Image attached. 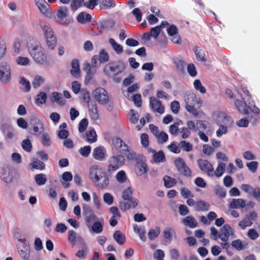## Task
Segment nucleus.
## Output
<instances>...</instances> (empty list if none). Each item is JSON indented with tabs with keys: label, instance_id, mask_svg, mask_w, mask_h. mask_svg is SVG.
I'll use <instances>...</instances> for the list:
<instances>
[{
	"label": "nucleus",
	"instance_id": "41",
	"mask_svg": "<svg viewBox=\"0 0 260 260\" xmlns=\"http://www.w3.org/2000/svg\"><path fill=\"white\" fill-rule=\"evenodd\" d=\"M12 49L14 55L20 54L23 50L22 43L18 40H15L13 43Z\"/></svg>",
	"mask_w": 260,
	"mask_h": 260
},
{
	"label": "nucleus",
	"instance_id": "53",
	"mask_svg": "<svg viewBox=\"0 0 260 260\" xmlns=\"http://www.w3.org/2000/svg\"><path fill=\"white\" fill-rule=\"evenodd\" d=\"M77 19L78 21L81 23H85L90 21L91 17L88 14L81 12L78 15Z\"/></svg>",
	"mask_w": 260,
	"mask_h": 260
},
{
	"label": "nucleus",
	"instance_id": "62",
	"mask_svg": "<svg viewBox=\"0 0 260 260\" xmlns=\"http://www.w3.org/2000/svg\"><path fill=\"white\" fill-rule=\"evenodd\" d=\"M258 166V164L256 161H252L246 164V167L252 173H254L256 172Z\"/></svg>",
	"mask_w": 260,
	"mask_h": 260
},
{
	"label": "nucleus",
	"instance_id": "46",
	"mask_svg": "<svg viewBox=\"0 0 260 260\" xmlns=\"http://www.w3.org/2000/svg\"><path fill=\"white\" fill-rule=\"evenodd\" d=\"M16 63L21 66H27L30 64V60L27 56H18L15 60Z\"/></svg>",
	"mask_w": 260,
	"mask_h": 260
},
{
	"label": "nucleus",
	"instance_id": "35",
	"mask_svg": "<svg viewBox=\"0 0 260 260\" xmlns=\"http://www.w3.org/2000/svg\"><path fill=\"white\" fill-rule=\"evenodd\" d=\"M109 43L117 54L120 55L123 52V47L116 42L114 39L110 38L109 40Z\"/></svg>",
	"mask_w": 260,
	"mask_h": 260
},
{
	"label": "nucleus",
	"instance_id": "20",
	"mask_svg": "<svg viewBox=\"0 0 260 260\" xmlns=\"http://www.w3.org/2000/svg\"><path fill=\"white\" fill-rule=\"evenodd\" d=\"M149 104L152 110L155 112H157L158 113L161 114L164 112V107L161 104V102L157 100V99L154 96H151L149 99Z\"/></svg>",
	"mask_w": 260,
	"mask_h": 260
},
{
	"label": "nucleus",
	"instance_id": "19",
	"mask_svg": "<svg viewBox=\"0 0 260 260\" xmlns=\"http://www.w3.org/2000/svg\"><path fill=\"white\" fill-rule=\"evenodd\" d=\"M167 32L171 41L176 44L181 43V38L178 32V29L175 25H171L167 29Z\"/></svg>",
	"mask_w": 260,
	"mask_h": 260
},
{
	"label": "nucleus",
	"instance_id": "56",
	"mask_svg": "<svg viewBox=\"0 0 260 260\" xmlns=\"http://www.w3.org/2000/svg\"><path fill=\"white\" fill-rule=\"evenodd\" d=\"M139 88V86L137 83L133 84L128 87L126 90L123 91V94L126 98L129 99L130 97L129 93H133Z\"/></svg>",
	"mask_w": 260,
	"mask_h": 260
},
{
	"label": "nucleus",
	"instance_id": "55",
	"mask_svg": "<svg viewBox=\"0 0 260 260\" xmlns=\"http://www.w3.org/2000/svg\"><path fill=\"white\" fill-rule=\"evenodd\" d=\"M44 82V78L40 75H36L34 77L32 84L34 88H37L41 86Z\"/></svg>",
	"mask_w": 260,
	"mask_h": 260
},
{
	"label": "nucleus",
	"instance_id": "4",
	"mask_svg": "<svg viewBox=\"0 0 260 260\" xmlns=\"http://www.w3.org/2000/svg\"><path fill=\"white\" fill-rule=\"evenodd\" d=\"M28 49L30 55L37 63L44 64L47 62V55L40 43L35 42L28 47Z\"/></svg>",
	"mask_w": 260,
	"mask_h": 260
},
{
	"label": "nucleus",
	"instance_id": "23",
	"mask_svg": "<svg viewBox=\"0 0 260 260\" xmlns=\"http://www.w3.org/2000/svg\"><path fill=\"white\" fill-rule=\"evenodd\" d=\"M84 70L86 72L84 79V83L88 84L93 79L96 73V69L92 67L89 63H86Z\"/></svg>",
	"mask_w": 260,
	"mask_h": 260
},
{
	"label": "nucleus",
	"instance_id": "29",
	"mask_svg": "<svg viewBox=\"0 0 260 260\" xmlns=\"http://www.w3.org/2000/svg\"><path fill=\"white\" fill-rule=\"evenodd\" d=\"M148 151L153 154L152 161L154 162H162L165 160V155L162 151L156 152L151 148H148Z\"/></svg>",
	"mask_w": 260,
	"mask_h": 260
},
{
	"label": "nucleus",
	"instance_id": "21",
	"mask_svg": "<svg viewBox=\"0 0 260 260\" xmlns=\"http://www.w3.org/2000/svg\"><path fill=\"white\" fill-rule=\"evenodd\" d=\"M17 251L19 257L22 260H30V248L28 245L17 246Z\"/></svg>",
	"mask_w": 260,
	"mask_h": 260
},
{
	"label": "nucleus",
	"instance_id": "32",
	"mask_svg": "<svg viewBox=\"0 0 260 260\" xmlns=\"http://www.w3.org/2000/svg\"><path fill=\"white\" fill-rule=\"evenodd\" d=\"M47 99V94L43 91H41L36 95L35 99V104L37 106H42L46 103Z\"/></svg>",
	"mask_w": 260,
	"mask_h": 260
},
{
	"label": "nucleus",
	"instance_id": "6",
	"mask_svg": "<svg viewBox=\"0 0 260 260\" xmlns=\"http://www.w3.org/2000/svg\"><path fill=\"white\" fill-rule=\"evenodd\" d=\"M18 178V172L6 164H0V179L6 184H11Z\"/></svg>",
	"mask_w": 260,
	"mask_h": 260
},
{
	"label": "nucleus",
	"instance_id": "31",
	"mask_svg": "<svg viewBox=\"0 0 260 260\" xmlns=\"http://www.w3.org/2000/svg\"><path fill=\"white\" fill-rule=\"evenodd\" d=\"M134 232L138 235L140 240L143 242H145L146 240V232L144 227L140 226L137 224L133 225Z\"/></svg>",
	"mask_w": 260,
	"mask_h": 260
},
{
	"label": "nucleus",
	"instance_id": "43",
	"mask_svg": "<svg viewBox=\"0 0 260 260\" xmlns=\"http://www.w3.org/2000/svg\"><path fill=\"white\" fill-rule=\"evenodd\" d=\"M50 99L52 102H55L60 106H63L66 101L60 97L59 93L56 91L53 92L50 95Z\"/></svg>",
	"mask_w": 260,
	"mask_h": 260
},
{
	"label": "nucleus",
	"instance_id": "47",
	"mask_svg": "<svg viewBox=\"0 0 260 260\" xmlns=\"http://www.w3.org/2000/svg\"><path fill=\"white\" fill-rule=\"evenodd\" d=\"M194 88L202 94H205L206 92V89L203 85L199 79H196L193 82Z\"/></svg>",
	"mask_w": 260,
	"mask_h": 260
},
{
	"label": "nucleus",
	"instance_id": "44",
	"mask_svg": "<svg viewBox=\"0 0 260 260\" xmlns=\"http://www.w3.org/2000/svg\"><path fill=\"white\" fill-rule=\"evenodd\" d=\"M86 138L87 141L89 143L95 142L97 140V135L93 129H90L86 132Z\"/></svg>",
	"mask_w": 260,
	"mask_h": 260
},
{
	"label": "nucleus",
	"instance_id": "42",
	"mask_svg": "<svg viewBox=\"0 0 260 260\" xmlns=\"http://www.w3.org/2000/svg\"><path fill=\"white\" fill-rule=\"evenodd\" d=\"M167 24H168L167 22L164 21L160 26L152 27L150 31L151 36L154 39H156L160 32L161 28L164 27Z\"/></svg>",
	"mask_w": 260,
	"mask_h": 260
},
{
	"label": "nucleus",
	"instance_id": "52",
	"mask_svg": "<svg viewBox=\"0 0 260 260\" xmlns=\"http://www.w3.org/2000/svg\"><path fill=\"white\" fill-rule=\"evenodd\" d=\"M231 245L237 250H241L245 248L246 244L244 241L240 239H236L231 243Z\"/></svg>",
	"mask_w": 260,
	"mask_h": 260
},
{
	"label": "nucleus",
	"instance_id": "28",
	"mask_svg": "<svg viewBox=\"0 0 260 260\" xmlns=\"http://www.w3.org/2000/svg\"><path fill=\"white\" fill-rule=\"evenodd\" d=\"M126 201L129 202L123 201L120 204V207L122 210H127L131 208H135L138 204V201L136 198H132Z\"/></svg>",
	"mask_w": 260,
	"mask_h": 260
},
{
	"label": "nucleus",
	"instance_id": "58",
	"mask_svg": "<svg viewBox=\"0 0 260 260\" xmlns=\"http://www.w3.org/2000/svg\"><path fill=\"white\" fill-rule=\"evenodd\" d=\"M252 224V222L248 216H246L239 223V226L242 230L245 229L247 226H250Z\"/></svg>",
	"mask_w": 260,
	"mask_h": 260
},
{
	"label": "nucleus",
	"instance_id": "51",
	"mask_svg": "<svg viewBox=\"0 0 260 260\" xmlns=\"http://www.w3.org/2000/svg\"><path fill=\"white\" fill-rule=\"evenodd\" d=\"M7 44L5 40L0 36V59H2L6 54Z\"/></svg>",
	"mask_w": 260,
	"mask_h": 260
},
{
	"label": "nucleus",
	"instance_id": "49",
	"mask_svg": "<svg viewBox=\"0 0 260 260\" xmlns=\"http://www.w3.org/2000/svg\"><path fill=\"white\" fill-rule=\"evenodd\" d=\"M34 179L37 185L42 186L46 184L47 178L44 174H38L35 176Z\"/></svg>",
	"mask_w": 260,
	"mask_h": 260
},
{
	"label": "nucleus",
	"instance_id": "1",
	"mask_svg": "<svg viewBox=\"0 0 260 260\" xmlns=\"http://www.w3.org/2000/svg\"><path fill=\"white\" fill-rule=\"evenodd\" d=\"M239 98L234 101V105L237 110L241 114L245 115L250 114L252 113L254 114L260 115V109L252 103H248L246 97L243 98V95L240 89H237ZM245 96L249 95L248 91L245 89L243 90Z\"/></svg>",
	"mask_w": 260,
	"mask_h": 260
},
{
	"label": "nucleus",
	"instance_id": "64",
	"mask_svg": "<svg viewBox=\"0 0 260 260\" xmlns=\"http://www.w3.org/2000/svg\"><path fill=\"white\" fill-rule=\"evenodd\" d=\"M168 149L174 153H179L180 152V148L177 142H173L170 145L168 146Z\"/></svg>",
	"mask_w": 260,
	"mask_h": 260
},
{
	"label": "nucleus",
	"instance_id": "25",
	"mask_svg": "<svg viewBox=\"0 0 260 260\" xmlns=\"http://www.w3.org/2000/svg\"><path fill=\"white\" fill-rule=\"evenodd\" d=\"M70 73L75 78H79L81 76V70L79 61L77 59H74L71 62Z\"/></svg>",
	"mask_w": 260,
	"mask_h": 260
},
{
	"label": "nucleus",
	"instance_id": "54",
	"mask_svg": "<svg viewBox=\"0 0 260 260\" xmlns=\"http://www.w3.org/2000/svg\"><path fill=\"white\" fill-rule=\"evenodd\" d=\"M160 230L159 227L156 226L154 229H150L148 233L149 239L152 240L156 238L159 235Z\"/></svg>",
	"mask_w": 260,
	"mask_h": 260
},
{
	"label": "nucleus",
	"instance_id": "5",
	"mask_svg": "<svg viewBox=\"0 0 260 260\" xmlns=\"http://www.w3.org/2000/svg\"><path fill=\"white\" fill-rule=\"evenodd\" d=\"M40 27L43 33L45 45L48 49L53 50L57 45V40L55 34L49 24L42 23Z\"/></svg>",
	"mask_w": 260,
	"mask_h": 260
},
{
	"label": "nucleus",
	"instance_id": "14",
	"mask_svg": "<svg viewBox=\"0 0 260 260\" xmlns=\"http://www.w3.org/2000/svg\"><path fill=\"white\" fill-rule=\"evenodd\" d=\"M124 157L121 155L114 156L110 158L109 165L107 169L108 173L111 174L116 171L124 164Z\"/></svg>",
	"mask_w": 260,
	"mask_h": 260
},
{
	"label": "nucleus",
	"instance_id": "61",
	"mask_svg": "<svg viewBox=\"0 0 260 260\" xmlns=\"http://www.w3.org/2000/svg\"><path fill=\"white\" fill-rule=\"evenodd\" d=\"M249 123V119L248 117H245L237 120L236 124L239 127H247Z\"/></svg>",
	"mask_w": 260,
	"mask_h": 260
},
{
	"label": "nucleus",
	"instance_id": "10",
	"mask_svg": "<svg viewBox=\"0 0 260 260\" xmlns=\"http://www.w3.org/2000/svg\"><path fill=\"white\" fill-rule=\"evenodd\" d=\"M34 2L41 15L47 18H52V10L46 0H34Z\"/></svg>",
	"mask_w": 260,
	"mask_h": 260
},
{
	"label": "nucleus",
	"instance_id": "40",
	"mask_svg": "<svg viewBox=\"0 0 260 260\" xmlns=\"http://www.w3.org/2000/svg\"><path fill=\"white\" fill-rule=\"evenodd\" d=\"M245 206V202L241 199H233L230 204V207L232 209L243 208Z\"/></svg>",
	"mask_w": 260,
	"mask_h": 260
},
{
	"label": "nucleus",
	"instance_id": "59",
	"mask_svg": "<svg viewBox=\"0 0 260 260\" xmlns=\"http://www.w3.org/2000/svg\"><path fill=\"white\" fill-rule=\"evenodd\" d=\"M115 6L113 0H102L100 3V7L101 8L107 9Z\"/></svg>",
	"mask_w": 260,
	"mask_h": 260
},
{
	"label": "nucleus",
	"instance_id": "9",
	"mask_svg": "<svg viewBox=\"0 0 260 260\" xmlns=\"http://www.w3.org/2000/svg\"><path fill=\"white\" fill-rule=\"evenodd\" d=\"M92 94L95 100L100 104L106 105L110 103V99L108 92L102 87L95 88L92 92Z\"/></svg>",
	"mask_w": 260,
	"mask_h": 260
},
{
	"label": "nucleus",
	"instance_id": "34",
	"mask_svg": "<svg viewBox=\"0 0 260 260\" xmlns=\"http://www.w3.org/2000/svg\"><path fill=\"white\" fill-rule=\"evenodd\" d=\"M148 168L145 162L143 161L138 162L135 167V171L139 176H141L147 171Z\"/></svg>",
	"mask_w": 260,
	"mask_h": 260
},
{
	"label": "nucleus",
	"instance_id": "3",
	"mask_svg": "<svg viewBox=\"0 0 260 260\" xmlns=\"http://www.w3.org/2000/svg\"><path fill=\"white\" fill-rule=\"evenodd\" d=\"M185 108L193 116L200 117L202 112L198 110L202 104L201 98L193 92L187 94L185 97Z\"/></svg>",
	"mask_w": 260,
	"mask_h": 260
},
{
	"label": "nucleus",
	"instance_id": "63",
	"mask_svg": "<svg viewBox=\"0 0 260 260\" xmlns=\"http://www.w3.org/2000/svg\"><path fill=\"white\" fill-rule=\"evenodd\" d=\"M140 142L142 146L148 149L149 144V137L146 134H142L140 136Z\"/></svg>",
	"mask_w": 260,
	"mask_h": 260
},
{
	"label": "nucleus",
	"instance_id": "38",
	"mask_svg": "<svg viewBox=\"0 0 260 260\" xmlns=\"http://www.w3.org/2000/svg\"><path fill=\"white\" fill-rule=\"evenodd\" d=\"M225 165L223 162H219L215 171H213V174L211 177L215 176L217 178L220 177L224 173L225 171Z\"/></svg>",
	"mask_w": 260,
	"mask_h": 260
},
{
	"label": "nucleus",
	"instance_id": "17",
	"mask_svg": "<svg viewBox=\"0 0 260 260\" xmlns=\"http://www.w3.org/2000/svg\"><path fill=\"white\" fill-rule=\"evenodd\" d=\"M149 128L159 143H163L168 141V135L166 133L162 131L159 132L158 127L153 124H150Z\"/></svg>",
	"mask_w": 260,
	"mask_h": 260
},
{
	"label": "nucleus",
	"instance_id": "30",
	"mask_svg": "<svg viewBox=\"0 0 260 260\" xmlns=\"http://www.w3.org/2000/svg\"><path fill=\"white\" fill-rule=\"evenodd\" d=\"M113 144L116 149L121 152H125L128 150V146L119 138H114L113 140Z\"/></svg>",
	"mask_w": 260,
	"mask_h": 260
},
{
	"label": "nucleus",
	"instance_id": "26",
	"mask_svg": "<svg viewBox=\"0 0 260 260\" xmlns=\"http://www.w3.org/2000/svg\"><path fill=\"white\" fill-rule=\"evenodd\" d=\"M68 15V9L66 7H61L57 10L55 18L57 21L60 22L66 19Z\"/></svg>",
	"mask_w": 260,
	"mask_h": 260
},
{
	"label": "nucleus",
	"instance_id": "18",
	"mask_svg": "<svg viewBox=\"0 0 260 260\" xmlns=\"http://www.w3.org/2000/svg\"><path fill=\"white\" fill-rule=\"evenodd\" d=\"M198 164L202 171L205 172L208 176H212L214 168L209 161L201 159L198 160Z\"/></svg>",
	"mask_w": 260,
	"mask_h": 260
},
{
	"label": "nucleus",
	"instance_id": "8",
	"mask_svg": "<svg viewBox=\"0 0 260 260\" xmlns=\"http://www.w3.org/2000/svg\"><path fill=\"white\" fill-rule=\"evenodd\" d=\"M211 120L213 123L217 125L221 124L233 125L234 123L231 116L221 111L213 112L211 116Z\"/></svg>",
	"mask_w": 260,
	"mask_h": 260
},
{
	"label": "nucleus",
	"instance_id": "37",
	"mask_svg": "<svg viewBox=\"0 0 260 260\" xmlns=\"http://www.w3.org/2000/svg\"><path fill=\"white\" fill-rule=\"evenodd\" d=\"M193 52L196 55L197 60L200 62H205L206 61V58L204 51L199 47H196L193 49Z\"/></svg>",
	"mask_w": 260,
	"mask_h": 260
},
{
	"label": "nucleus",
	"instance_id": "13",
	"mask_svg": "<svg viewBox=\"0 0 260 260\" xmlns=\"http://www.w3.org/2000/svg\"><path fill=\"white\" fill-rule=\"evenodd\" d=\"M236 231L229 224H224L219 230V239L224 242H227L230 237H235Z\"/></svg>",
	"mask_w": 260,
	"mask_h": 260
},
{
	"label": "nucleus",
	"instance_id": "45",
	"mask_svg": "<svg viewBox=\"0 0 260 260\" xmlns=\"http://www.w3.org/2000/svg\"><path fill=\"white\" fill-rule=\"evenodd\" d=\"M183 124V121L180 119H178L173 124L170 125L169 127V132L172 135L176 136L178 135V132H179V130L178 128V126Z\"/></svg>",
	"mask_w": 260,
	"mask_h": 260
},
{
	"label": "nucleus",
	"instance_id": "48",
	"mask_svg": "<svg viewBox=\"0 0 260 260\" xmlns=\"http://www.w3.org/2000/svg\"><path fill=\"white\" fill-rule=\"evenodd\" d=\"M209 205L205 202L199 200L196 202L194 208L197 211H207L209 209Z\"/></svg>",
	"mask_w": 260,
	"mask_h": 260
},
{
	"label": "nucleus",
	"instance_id": "16",
	"mask_svg": "<svg viewBox=\"0 0 260 260\" xmlns=\"http://www.w3.org/2000/svg\"><path fill=\"white\" fill-rule=\"evenodd\" d=\"M92 156L98 161H102L105 160L108 157L106 148L102 146L96 147L93 150Z\"/></svg>",
	"mask_w": 260,
	"mask_h": 260
},
{
	"label": "nucleus",
	"instance_id": "57",
	"mask_svg": "<svg viewBox=\"0 0 260 260\" xmlns=\"http://www.w3.org/2000/svg\"><path fill=\"white\" fill-rule=\"evenodd\" d=\"M113 238L120 245L123 244L125 241V236L119 231H116L114 235Z\"/></svg>",
	"mask_w": 260,
	"mask_h": 260
},
{
	"label": "nucleus",
	"instance_id": "11",
	"mask_svg": "<svg viewBox=\"0 0 260 260\" xmlns=\"http://www.w3.org/2000/svg\"><path fill=\"white\" fill-rule=\"evenodd\" d=\"M125 67V64L123 62L109 63L105 67L104 72L107 75L112 76L121 73Z\"/></svg>",
	"mask_w": 260,
	"mask_h": 260
},
{
	"label": "nucleus",
	"instance_id": "22",
	"mask_svg": "<svg viewBox=\"0 0 260 260\" xmlns=\"http://www.w3.org/2000/svg\"><path fill=\"white\" fill-rule=\"evenodd\" d=\"M88 113L90 118L93 121L99 119L96 104L93 101H88Z\"/></svg>",
	"mask_w": 260,
	"mask_h": 260
},
{
	"label": "nucleus",
	"instance_id": "50",
	"mask_svg": "<svg viewBox=\"0 0 260 260\" xmlns=\"http://www.w3.org/2000/svg\"><path fill=\"white\" fill-rule=\"evenodd\" d=\"M183 223L185 225L188 226L191 228H195L197 225L196 220L191 216H188L185 217L183 219Z\"/></svg>",
	"mask_w": 260,
	"mask_h": 260
},
{
	"label": "nucleus",
	"instance_id": "39",
	"mask_svg": "<svg viewBox=\"0 0 260 260\" xmlns=\"http://www.w3.org/2000/svg\"><path fill=\"white\" fill-rule=\"evenodd\" d=\"M30 169H37L42 170L45 168L44 164L37 158H34L31 159V162L29 164Z\"/></svg>",
	"mask_w": 260,
	"mask_h": 260
},
{
	"label": "nucleus",
	"instance_id": "2",
	"mask_svg": "<svg viewBox=\"0 0 260 260\" xmlns=\"http://www.w3.org/2000/svg\"><path fill=\"white\" fill-rule=\"evenodd\" d=\"M88 172L89 178L93 183L101 188H106L108 186L109 181L107 177L100 181L105 175V171L101 166L96 164L93 165L89 168Z\"/></svg>",
	"mask_w": 260,
	"mask_h": 260
},
{
	"label": "nucleus",
	"instance_id": "60",
	"mask_svg": "<svg viewBox=\"0 0 260 260\" xmlns=\"http://www.w3.org/2000/svg\"><path fill=\"white\" fill-rule=\"evenodd\" d=\"M164 181L165 186L168 188H170L174 186L176 183V181L175 179L168 176H165L164 177Z\"/></svg>",
	"mask_w": 260,
	"mask_h": 260
},
{
	"label": "nucleus",
	"instance_id": "15",
	"mask_svg": "<svg viewBox=\"0 0 260 260\" xmlns=\"http://www.w3.org/2000/svg\"><path fill=\"white\" fill-rule=\"evenodd\" d=\"M174 164L177 170L182 174L189 176L191 175V171L186 166L184 159L180 157H177L174 159Z\"/></svg>",
	"mask_w": 260,
	"mask_h": 260
},
{
	"label": "nucleus",
	"instance_id": "7",
	"mask_svg": "<svg viewBox=\"0 0 260 260\" xmlns=\"http://www.w3.org/2000/svg\"><path fill=\"white\" fill-rule=\"evenodd\" d=\"M12 69L9 62L2 61L0 62V82L3 84H10L12 78Z\"/></svg>",
	"mask_w": 260,
	"mask_h": 260
},
{
	"label": "nucleus",
	"instance_id": "24",
	"mask_svg": "<svg viewBox=\"0 0 260 260\" xmlns=\"http://www.w3.org/2000/svg\"><path fill=\"white\" fill-rule=\"evenodd\" d=\"M109 212L112 215L109 220L110 224L112 226H114L117 224V220L120 217V213L119 209L114 206L110 208Z\"/></svg>",
	"mask_w": 260,
	"mask_h": 260
},
{
	"label": "nucleus",
	"instance_id": "33",
	"mask_svg": "<svg viewBox=\"0 0 260 260\" xmlns=\"http://www.w3.org/2000/svg\"><path fill=\"white\" fill-rule=\"evenodd\" d=\"M164 238L169 242L176 238V232L175 230L171 228H166L162 232Z\"/></svg>",
	"mask_w": 260,
	"mask_h": 260
},
{
	"label": "nucleus",
	"instance_id": "36",
	"mask_svg": "<svg viewBox=\"0 0 260 260\" xmlns=\"http://www.w3.org/2000/svg\"><path fill=\"white\" fill-rule=\"evenodd\" d=\"M232 125H228L225 124H221L218 125V128L215 132L216 136L217 138H220L223 135L226 134L228 133V128L231 127Z\"/></svg>",
	"mask_w": 260,
	"mask_h": 260
},
{
	"label": "nucleus",
	"instance_id": "27",
	"mask_svg": "<svg viewBox=\"0 0 260 260\" xmlns=\"http://www.w3.org/2000/svg\"><path fill=\"white\" fill-rule=\"evenodd\" d=\"M79 242L83 248L77 251L76 253V256L80 259H84L86 258V256L88 250V248L86 242L83 238L79 237Z\"/></svg>",
	"mask_w": 260,
	"mask_h": 260
},
{
	"label": "nucleus",
	"instance_id": "12",
	"mask_svg": "<svg viewBox=\"0 0 260 260\" xmlns=\"http://www.w3.org/2000/svg\"><path fill=\"white\" fill-rule=\"evenodd\" d=\"M29 124L34 134L40 135L43 132L44 124L39 115L37 114L31 115L29 118Z\"/></svg>",
	"mask_w": 260,
	"mask_h": 260
}]
</instances>
